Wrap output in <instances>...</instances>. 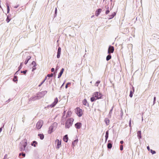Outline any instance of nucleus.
<instances>
[{
  "instance_id": "f257e3e1",
  "label": "nucleus",
  "mask_w": 159,
  "mask_h": 159,
  "mask_svg": "<svg viewBox=\"0 0 159 159\" xmlns=\"http://www.w3.org/2000/svg\"><path fill=\"white\" fill-rule=\"evenodd\" d=\"M102 97V94L101 93L98 92H95L93 93L92 97L90 98L91 101L93 102L97 99L101 98Z\"/></svg>"
},
{
  "instance_id": "f03ea898",
  "label": "nucleus",
  "mask_w": 159,
  "mask_h": 159,
  "mask_svg": "<svg viewBox=\"0 0 159 159\" xmlns=\"http://www.w3.org/2000/svg\"><path fill=\"white\" fill-rule=\"evenodd\" d=\"M57 126V123L56 122H54L49 127L48 130V133L49 134H51L56 129Z\"/></svg>"
},
{
  "instance_id": "7ed1b4c3",
  "label": "nucleus",
  "mask_w": 159,
  "mask_h": 159,
  "mask_svg": "<svg viewBox=\"0 0 159 159\" xmlns=\"http://www.w3.org/2000/svg\"><path fill=\"white\" fill-rule=\"evenodd\" d=\"M27 145V142L25 140H22L19 145L20 151H25Z\"/></svg>"
},
{
  "instance_id": "20e7f679",
  "label": "nucleus",
  "mask_w": 159,
  "mask_h": 159,
  "mask_svg": "<svg viewBox=\"0 0 159 159\" xmlns=\"http://www.w3.org/2000/svg\"><path fill=\"white\" fill-rule=\"evenodd\" d=\"M74 121L73 119L70 118L68 119L66 121L65 123V127L66 128H69L72 125Z\"/></svg>"
},
{
  "instance_id": "39448f33",
  "label": "nucleus",
  "mask_w": 159,
  "mask_h": 159,
  "mask_svg": "<svg viewBox=\"0 0 159 159\" xmlns=\"http://www.w3.org/2000/svg\"><path fill=\"white\" fill-rule=\"evenodd\" d=\"M76 113L77 115L79 116H81L83 114V111L82 109L79 108H77L76 109Z\"/></svg>"
},
{
  "instance_id": "423d86ee",
  "label": "nucleus",
  "mask_w": 159,
  "mask_h": 159,
  "mask_svg": "<svg viewBox=\"0 0 159 159\" xmlns=\"http://www.w3.org/2000/svg\"><path fill=\"white\" fill-rule=\"evenodd\" d=\"M43 124V121L42 120L39 121L36 124V127L37 129H40Z\"/></svg>"
},
{
  "instance_id": "0eeeda50",
  "label": "nucleus",
  "mask_w": 159,
  "mask_h": 159,
  "mask_svg": "<svg viewBox=\"0 0 159 159\" xmlns=\"http://www.w3.org/2000/svg\"><path fill=\"white\" fill-rule=\"evenodd\" d=\"M55 142L56 143H57L56 148L57 149H59L61 146V140H56Z\"/></svg>"
},
{
  "instance_id": "6e6552de",
  "label": "nucleus",
  "mask_w": 159,
  "mask_h": 159,
  "mask_svg": "<svg viewBox=\"0 0 159 159\" xmlns=\"http://www.w3.org/2000/svg\"><path fill=\"white\" fill-rule=\"evenodd\" d=\"M58 102V98H55L54 102H53L52 104L50 106V107H54L57 103Z\"/></svg>"
},
{
  "instance_id": "1a4fd4ad",
  "label": "nucleus",
  "mask_w": 159,
  "mask_h": 159,
  "mask_svg": "<svg viewBox=\"0 0 159 159\" xmlns=\"http://www.w3.org/2000/svg\"><path fill=\"white\" fill-rule=\"evenodd\" d=\"M114 51V48L113 46H110L108 49V53H113Z\"/></svg>"
},
{
  "instance_id": "9d476101",
  "label": "nucleus",
  "mask_w": 159,
  "mask_h": 159,
  "mask_svg": "<svg viewBox=\"0 0 159 159\" xmlns=\"http://www.w3.org/2000/svg\"><path fill=\"white\" fill-rule=\"evenodd\" d=\"M38 97L36 95H34L30 98V100L32 101L38 100Z\"/></svg>"
},
{
  "instance_id": "9b49d317",
  "label": "nucleus",
  "mask_w": 159,
  "mask_h": 159,
  "mask_svg": "<svg viewBox=\"0 0 159 159\" xmlns=\"http://www.w3.org/2000/svg\"><path fill=\"white\" fill-rule=\"evenodd\" d=\"M61 48L60 47H59L58 49L57 53V57L58 58H59L60 57V55H61Z\"/></svg>"
},
{
  "instance_id": "f8f14e48",
  "label": "nucleus",
  "mask_w": 159,
  "mask_h": 159,
  "mask_svg": "<svg viewBox=\"0 0 159 159\" xmlns=\"http://www.w3.org/2000/svg\"><path fill=\"white\" fill-rule=\"evenodd\" d=\"M82 126V124L81 123L78 122L76 123L75 125V126L77 129H80L81 128Z\"/></svg>"
},
{
  "instance_id": "ddd939ff",
  "label": "nucleus",
  "mask_w": 159,
  "mask_h": 159,
  "mask_svg": "<svg viewBox=\"0 0 159 159\" xmlns=\"http://www.w3.org/2000/svg\"><path fill=\"white\" fill-rule=\"evenodd\" d=\"M42 94H43V92H41L38 93L36 95V96L38 97V99H40L42 97Z\"/></svg>"
},
{
  "instance_id": "4468645a",
  "label": "nucleus",
  "mask_w": 159,
  "mask_h": 159,
  "mask_svg": "<svg viewBox=\"0 0 159 159\" xmlns=\"http://www.w3.org/2000/svg\"><path fill=\"white\" fill-rule=\"evenodd\" d=\"M108 143L107 144V147L108 149H111L112 147V144L110 142V140L108 141Z\"/></svg>"
},
{
  "instance_id": "2eb2a0df",
  "label": "nucleus",
  "mask_w": 159,
  "mask_h": 159,
  "mask_svg": "<svg viewBox=\"0 0 159 159\" xmlns=\"http://www.w3.org/2000/svg\"><path fill=\"white\" fill-rule=\"evenodd\" d=\"M31 58V57L30 56H29L27 57L26 60L25 61V64H26L29 61L30 59Z\"/></svg>"
},
{
  "instance_id": "dca6fc26",
  "label": "nucleus",
  "mask_w": 159,
  "mask_h": 159,
  "mask_svg": "<svg viewBox=\"0 0 159 159\" xmlns=\"http://www.w3.org/2000/svg\"><path fill=\"white\" fill-rule=\"evenodd\" d=\"M64 70V68H62L61 69V71H60V73H59V75H58V78H60L61 77V76L62 74L63 73Z\"/></svg>"
},
{
  "instance_id": "f3484780",
  "label": "nucleus",
  "mask_w": 159,
  "mask_h": 159,
  "mask_svg": "<svg viewBox=\"0 0 159 159\" xmlns=\"http://www.w3.org/2000/svg\"><path fill=\"white\" fill-rule=\"evenodd\" d=\"M141 132L140 131H139L137 132V136L139 139L141 138Z\"/></svg>"
},
{
  "instance_id": "a211bd4d",
  "label": "nucleus",
  "mask_w": 159,
  "mask_h": 159,
  "mask_svg": "<svg viewBox=\"0 0 159 159\" xmlns=\"http://www.w3.org/2000/svg\"><path fill=\"white\" fill-rule=\"evenodd\" d=\"M101 11L102 10L101 9H98V11H97L96 12V15L97 16H98L100 14V13L101 12Z\"/></svg>"
},
{
  "instance_id": "6ab92c4d",
  "label": "nucleus",
  "mask_w": 159,
  "mask_h": 159,
  "mask_svg": "<svg viewBox=\"0 0 159 159\" xmlns=\"http://www.w3.org/2000/svg\"><path fill=\"white\" fill-rule=\"evenodd\" d=\"M83 103L84 105L85 106H88V103L86 99H84L83 101Z\"/></svg>"
},
{
  "instance_id": "aec40b11",
  "label": "nucleus",
  "mask_w": 159,
  "mask_h": 159,
  "mask_svg": "<svg viewBox=\"0 0 159 159\" xmlns=\"http://www.w3.org/2000/svg\"><path fill=\"white\" fill-rule=\"evenodd\" d=\"M116 15V13L115 12H114L110 16V18L109 19H111L113 18V17L115 16Z\"/></svg>"
},
{
  "instance_id": "412c9836",
  "label": "nucleus",
  "mask_w": 159,
  "mask_h": 159,
  "mask_svg": "<svg viewBox=\"0 0 159 159\" xmlns=\"http://www.w3.org/2000/svg\"><path fill=\"white\" fill-rule=\"evenodd\" d=\"M105 121L106 123V124L108 125L109 124V122H110V121H109V119L107 118H106L105 119Z\"/></svg>"
},
{
  "instance_id": "4be33fe9",
  "label": "nucleus",
  "mask_w": 159,
  "mask_h": 159,
  "mask_svg": "<svg viewBox=\"0 0 159 159\" xmlns=\"http://www.w3.org/2000/svg\"><path fill=\"white\" fill-rule=\"evenodd\" d=\"M40 139H43L44 138V135L42 134H39L38 135Z\"/></svg>"
},
{
  "instance_id": "5701e85b",
  "label": "nucleus",
  "mask_w": 159,
  "mask_h": 159,
  "mask_svg": "<svg viewBox=\"0 0 159 159\" xmlns=\"http://www.w3.org/2000/svg\"><path fill=\"white\" fill-rule=\"evenodd\" d=\"M37 144V143L35 141H34L33 142V143L31 144V145L32 146H34V147H36V145Z\"/></svg>"
},
{
  "instance_id": "b1692460",
  "label": "nucleus",
  "mask_w": 159,
  "mask_h": 159,
  "mask_svg": "<svg viewBox=\"0 0 159 159\" xmlns=\"http://www.w3.org/2000/svg\"><path fill=\"white\" fill-rule=\"evenodd\" d=\"M111 58V56L110 55H108L106 57V60L108 61Z\"/></svg>"
},
{
  "instance_id": "393cba45",
  "label": "nucleus",
  "mask_w": 159,
  "mask_h": 159,
  "mask_svg": "<svg viewBox=\"0 0 159 159\" xmlns=\"http://www.w3.org/2000/svg\"><path fill=\"white\" fill-rule=\"evenodd\" d=\"M78 142V140H75L73 142H72V145L73 146H75V144L76 143Z\"/></svg>"
},
{
  "instance_id": "a878e982",
  "label": "nucleus",
  "mask_w": 159,
  "mask_h": 159,
  "mask_svg": "<svg viewBox=\"0 0 159 159\" xmlns=\"http://www.w3.org/2000/svg\"><path fill=\"white\" fill-rule=\"evenodd\" d=\"M31 64L33 65L34 66H37L36 62L34 61L32 62Z\"/></svg>"
},
{
  "instance_id": "bb28decb",
  "label": "nucleus",
  "mask_w": 159,
  "mask_h": 159,
  "mask_svg": "<svg viewBox=\"0 0 159 159\" xmlns=\"http://www.w3.org/2000/svg\"><path fill=\"white\" fill-rule=\"evenodd\" d=\"M108 131H107L106 132V135H105V138L106 139H107L108 138Z\"/></svg>"
},
{
  "instance_id": "cd10ccee",
  "label": "nucleus",
  "mask_w": 159,
  "mask_h": 159,
  "mask_svg": "<svg viewBox=\"0 0 159 159\" xmlns=\"http://www.w3.org/2000/svg\"><path fill=\"white\" fill-rule=\"evenodd\" d=\"M7 13H8L10 11V8L9 5L7 4Z\"/></svg>"
},
{
  "instance_id": "c85d7f7f",
  "label": "nucleus",
  "mask_w": 159,
  "mask_h": 159,
  "mask_svg": "<svg viewBox=\"0 0 159 159\" xmlns=\"http://www.w3.org/2000/svg\"><path fill=\"white\" fill-rule=\"evenodd\" d=\"M109 7H107V10L106 12V14H107L109 13Z\"/></svg>"
},
{
  "instance_id": "c756f323",
  "label": "nucleus",
  "mask_w": 159,
  "mask_h": 159,
  "mask_svg": "<svg viewBox=\"0 0 159 159\" xmlns=\"http://www.w3.org/2000/svg\"><path fill=\"white\" fill-rule=\"evenodd\" d=\"M100 83V81H97L95 83V86H98V84H99Z\"/></svg>"
},
{
  "instance_id": "7c9ffc66",
  "label": "nucleus",
  "mask_w": 159,
  "mask_h": 159,
  "mask_svg": "<svg viewBox=\"0 0 159 159\" xmlns=\"http://www.w3.org/2000/svg\"><path fill=\"white\" fill-rule=\"evenodd\" d=\"M13 81L14 82H16L17 81V76H15L14 77V78L13 79Z\"/></svg>"
},
{
  "instance_id": "2f4dec72",
  "label": "nucleus",
  "mask_w": 159,
  "mask_h": 159,
  "mask_svg": "<svg viewBox=\"0 0 159 159\" xmlns=\"http://www.w3.org/2000/svg\"><path fill=\"white\" fill-rule=\"evenodd\" d=\"M150 152L152 154H154L156 153L155 151L152 149L150 150Z\"/></svg>"
},
{
  "instance_id": "473e14b6",
  "label": "nucleus",
  "mask_w": 159,
  "mask_h": 159,
  "mask_svg": "<svg viewBox=\"0 0 159 159\" xmlns=\"http://www.w3.org/2000/svg\"><path fill=\"white\" fill-rule=\"evenodd\" d=\"M68 138L67 135H66L64 137L63 139H68Z\"/></svg>"
},
{
  "instance_id": "72a5a7b5",
  "label": "nucleus",
  "mask_w": 159,
  "mask_h": 159,
  "mask_svg": "<svg viewBox=\"0 0 159 159\" xmlns=\"http://www.w3.org/2000/svg\"><path fill=\"white\" fill-rule=\"evenodd\" d=\"M129 96L131 98L133 96V92L132 91H130V94H129Z\"/></svg>"
},
{
  "instance_id": "f704fd0d",
  "label": "nucleus",
  "mask_w": 159,
  "mask_h": 159,
  "mask_svg": "<svg viewBox=\"0 0 159 159\" xmlns=\"http://www.w3.org/2000/svg\"><path fill=\"white\" fill-rule=\"evenodd\" d=\"M53 75L52 73L50 74H48L47 76L48 77H52Z\"/></svg>"
},
{
  "instance_id": "c9c22d12",
  "label": "nucleus",
  "mask_w": 159,
  "mask_h": 159,
  "mask_svg": "<svg viewBox=\"0 0 159 159\" xmlns=\"http://www.w3.org/2000/svg\"><path fill=\"white\" fill-rule=\"evenodd\" d=\"M27 72V70H24V71H21V73H24V74H25Z\"/></svg>"
},
{
  "instance_id": "e433bc0d",
  "label": "nucleus",
  "mask_w": 159,
  "mask_h": 159,
  "mask_svg": "<svg viewBox=\"0 0 159 159\" xmlns=\"http://www.w3.org/2000/svg\"><path fill=\"white\" fill-rule=\"evenodd\" d=\"M6 20L7 23H8L10 21V19L8 18V17H7L6 19Z\"/></svg>"
},
{
  "instance_id": "4c0bfd02",
  "label": "nucleus",
  "mask_w": 159,
  "mask_h": 159,
  "mask_svg": "<svg viewBox=\"0 0 159 159\" xmlns=\"http://www.w3.org/2000/svg\"><path fill=\"white\" fill-rule=\"evenodd\" d=\"M131 119H130L129 120V126L131 127Z\"/></svg>"
},
{
  "instance_id": "58836bf2",
  "label": "nucleus",
  "mask_w": 159,
  "mask_h": 159,
  "mask_svg": "<svg viewBox=\"0 0 159 159\" xmlns=\"http://www.w3.org/2000/svg\"><path fill=\"white\" fill-rule=\"evenodd\" d=\"M36 66H33L32 67V71H34V70H35L36 69Z\"/></svg>"
},
{
  "instance_id": "ea45409f",
  "label": "nucleus",
  "mask_w": 159,
  "mask_h": 159,
  "mask_svg": "<svg viewBox=\"0 0 159 159\" xmlns=\"http://www.w3.org/2000/svg\"><path fill=\"white\" fill-rule=\"evenodd\" d=\"M70 84V83H67L66 84V87H65L66 88V89L67 88V87H68V85H69V84Z\"/></svg>"
},
{
  "instance_id": "a19ab883",
  "label": "nucleus",
  "mask_w": 159,
  "mask_h": 159,
  "mask_svg": "<svg viewBox=\"0 0 159 159\" xmlns=\"http://www.w3.org/2000/svg\"><path fill=\"white\" fill-rule=\"evenodd\" d=\"M45 82V80H43L41 83V84H39V87H40V86L44 82Z\"/></svg>"
},
{
  "instance_id": "79ce46f5",
  "label": "nucleus",
  "mask_w": 159,
  "mask_h": 159,
  "mask_svg": "<svg viewBox=\"0 0 159 159\" xmlns=\"http://www.w3.org/2000/svg\"><path fill=\"white\" fill-rule=\"evenodd\" d=\"M123 149V146L122 145H120V150H122Z\"/></svg>"
},
{
  "instance_id": "37998d69",
  "label": "nucleus",
  "mask_w": 159,
  "mask_h": 159,
  "mask_svg": "<svg viewBox=\"0 0 159 159\" xmlns=\"http://www.w3.org/2000/svg\"><path fill=\"white\" fill-rule=\"evenodd\" d=\"M7 154H6L4 156V158L3 159H6L7 157Z\"/></svg>"
},
{
  "instance_id": "c03bdc74",
  "label": "nucleus",
  "mask_w": 159,
  "mask_h": 159,
  "mask_svg": "<svg viewBox=\"0 0 159 159\" xmlns=\"http://www.w3.org/2000/svg\"><path fill=\"white\" fill-rule=\"evenodd\" d=\"M22 154V155L23 157H25V154L24 153H21Z\"/></svg>"
},
{
  "instance_id": "a18cd8bd",
  "label": "nucleus",
  "mask_w": 159,
  "mask_h": 159,
  "mask_svg": "<svg viewBox=\"0 0 159 159\" xmlns=\"http://www.w3.org/2000/svg\"><path fill=\"white\" fill-rule=\"evenodd\" d=\"M57 12V8H56L55 10V14H56V15Z\"/></svg>"
},
{
  "instance_id": "49530a36",
  "label": "nucleus",
  "mask_w": 159,
  "mask_h": 159,
  "mask_svg": "<svg viewBox=\"0 0 159 159\" xmlns=\"http://www.w3.org/2000/svg\"><path fill=\"white\" fill-rule=\"evenodd\" d=\"M155 100H156V97H154V98L153 104H154V103H155Z\"/></svg>"
},
{
  "instance_id": "de8ad7c7",
  "label": "nucleus",
  "mask_w": 159,
  "mask_h": 159,
  "mask_svg": "<svg viewBox=\"0 0 159 159\" xmlns=\"http://www.w3.org/2000/svg\"><path fill=\"white\" fill-rule=\"evenodd\" d=\"M71 112L69 111L68 112L67 115H69L71 114Z\"/></svg>"
},
{
  "instance_id": "09e8293b",
  "label": "nucleus",
  "mask_w": 159,
  "mask_h": 159,
  "mask_svg": "<svg viewBox=\"0 0 159 159\" xmlns=\"http://www.w3.org/2000/svg\"><path fill=\"white\" fill-rule=\"evenodd\" d=\"M54 71V68H52L51 69V71L52 72H53Z\"/></svg>"
},
{
  "instance_id": "8fccbe9b",
  "label": "nucleus",
  "mask_w": 159,
  "mask_h": 159,
  "mask_svg": "<svg viewBox=\"0 0 159 159\" xmlns=\"http://www.w3.org/2000/svg\"><path fill=\"white\" fill-rule=\"evenodd\" d=\"M19 7V6L18 5H16L14 7L15 8H17Z\"/></svg>"
},
{
  "instance_id": "3c124183",
  "label": "nucleus",
  "mask_w": 159,
  "mask_h": 159,
  "mask_svg": "<svg viewBox=\"0 0 159 159\" xmlns=\"http://www.w3.org/2000/svg\"><path fill=\"white\" fill-rule=\"evenodd\" d=\"M147 149H148L149 151L150 150V148H149V146H148V147H147Z\"/></svg>"
},
{
  "instance_id": "603ef678",
  "label": "nucleus",
  "mask_w": 159,
  "mask_h": 159,
  "mask_svg": "<svg viewBox=\"0 0 159 159\" xmlns=\"http://www.w3.org/2000/svg\"><path fill=\"white\" fill-rule=\"evenodd\" d=\"M22 68V67L21 66V65H20L19 67V69L20 70V69H21Z\"/></svg>"
},
{
  "instance_id": "864d4df0",
  "label": "nucleus",
  "mask_w": 159,
  "mask_h": 159,
  "mask_svg": "<svg viewBox=\"0 0 159 159\" xmlns=\"http://www.w3.org/2000/svg\"><path fill=\"white\" fill-rule=\"evenodd\" d=\"M123 141H121L120 142V143H121V144H122L123 143Z\"/></svg>"
},
{
  "instance_id": "5fc2aeb1",
  "label": "nucleus",
  "mask_w": 159,
  "mask_h": 159,
  "mask_svg": "<svg viewBox=\"0 0 159 159\" xmlns=\"http://www.w3.org/2000/svg\"><path fill=\"white\" fill-rule=\"evenodd\" d=\"M64 141L66 142H67L68 141V140H64Z\"/></svg>"
},
{
  "instance_id": "6e6d98bb",
  "label": "nucleus",
  "mask_w": 159,
  "mask_h": 159,
  "mask_svg": "<svg viewBox=\"0 0 159 159\" xmlns=\"http://www.w3.org/2000/svg\"><path fill=\"white\" fill-rule=\"evenodd\" d=\"M112 110V108L110 110V111L109 112V113L110 114L111 113Z\"/></svg>"
},
{
  "instance_id": "4d7b16f0",
  "label": "nucleus",
  "mask_w": 159,
  "mask_h": 159,
  "mask_svg": "<svg viewBox=\"0 0 159 159\" xmlns=\"http://www.w3.org/2000/svg\"><path fill=\"white\" fill-rule=\"evenodd\" d=\"M112 110V108L110 110V111L109 112V113L110 114L111 113Z\"/></svg>"
},
{
  "instance_id": "13d9d810",
  "label": "nucleus",
  "mask_w": 159,
  "mask_h": 159,
  "mask_svg": "<svg viewBox=\"0 0 159 159\" xmlns=\"http://www.w3.org/2000/svg\"><path fill=\"white\" fill-rule=\"evenodd\" d=\"M47 78V77H46L45 79H44V80H45V81L46 80Z\"/></svg>"
},
{
  "instance_id": "bf43d9fd",
  "label": "nucleus",
  "mask_w": 159,
  "mask_h": 159,
  "mask_svg": "<svg viewBox=\"0 0 159 159\" xmlns=\"http://www.w3.org/2000/svg\"><path fill=\"white\" fill-rule=\"evenodd\" d=\"M21 153H19V156H21V155H22Z\"/></svg>"
},
{
  "instance_id": "052dcab7",
  "label": "nucleus",
  "mask_w": 159,
  "mask_h": 159,
  "mask_svg": "<svg viewBox=\"0 0 159 159\" xmlns=\"http://www.w3.org/2000/svg\"><path fill=\"white\" fill-rule=\"evenodd\" d=\"M18 71H17L16 73L15 74H17V73H18Z\"/></svg>"
},
{
  "instance_id": "680f3d73",
  "label": "nucleus",
  "mask_w": 159,
  "mask_h": 159,
  "mask_svg": "<svg viewBox=\"0 0 159 159\" xmlns=\"http://www.w3.org/2000/svg\"><path fill=\"white\" fill-rule=\"evenodd\" d=\"M22 64H23L22 63H21L20 65H21H21H22Z\"/></svg>"
},
{
  "instance_id": "e2e57ef3",
  "label": "nucleus",
  "mask_w": 159,
  "mask_h": 159,
  "mask_svg": "<svg viewBox=\"0 0 159 159\" xmlns=\"http://www.w3.org/2000/svg\"><path fill=\"white\" fill-rule=\"evenodd\" d=\"M64 83L62 84V86H61V87H62V86L63 85H64Z\"/></svg>"
},
{
  "instance_id": "0e129e2a",
  "label": "nucleus",
  "mask_w": 159,
  "mask_h": 159,
  "mask_svg": "<svg viewBox=\"0 0 159 159\" xmlns=\"http://www.w3.org/2000/svg\"><path fill=\"white\" fill-rule=\"evenodd\" d=\"M142 120H143V117H142Z\"/></svg>"
}]
</instances>
